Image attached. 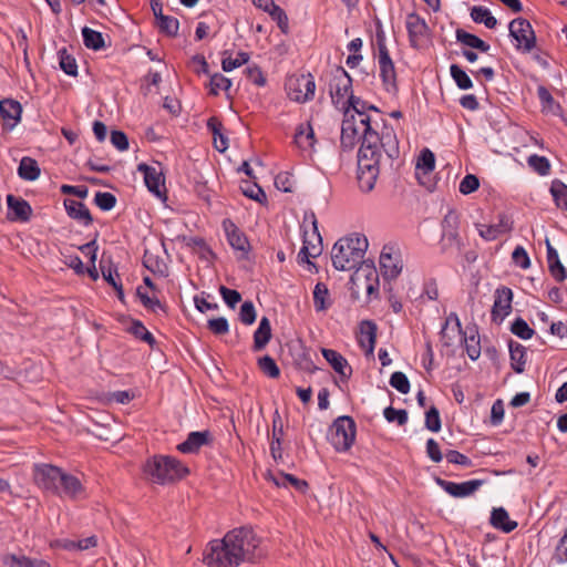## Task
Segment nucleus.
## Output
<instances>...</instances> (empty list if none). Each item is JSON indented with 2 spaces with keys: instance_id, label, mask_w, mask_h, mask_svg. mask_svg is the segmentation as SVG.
<instances>
[{
  "instance_id": "ea45409f",
  "label": "nucleus",
  "mask_w": 567,
  "mask_h": 567,
  "mask_svg": "<svg viewBox=\"0 0 567 567\" xmlns=\"http://www.w3.org/2000/svg\"><path fill=\"white\" fill-rule=\"evenodd\" d=\"M133 334L136 339L142 340L153 347L156 343L154 336L145 328L142 321L132 319V324L126 330Z\"/></svg>"
},
{
  "instance_id": "6e6d98bb",
  "label": "nucleus",
  "mask_w": 567,
  "mask_h": 567,
  "mask_svg": "<svg viewBox=\"0 0 567 567\" xmlns=\"http://www.w3.org/2000/svg\"><path fill=\"white\" fill-rule=\"evenodd\" d=\"M528 165L539 175L545 176L550 172V163L545 156L530 155L528 157Z\"/></svg>"
},
{
  "instance_id": "3c124183",
  "label": "nucleus",
  "mask_w": 567,
  "mask_h": 567,
  "mask_svg": "<svg viewBox=\"0 0 567 567\" xmlns=\"http://www.w3.org/2000/svg\"><path fill=\"white\" fill-rule=\"evenodd\" d=\"M7 567H34V561L23 554H7L2 558Z\"/></svg>"
},
{
  "instance_id": "a18cd8bd",
  "label": "nucleus",
  "mask_w": 567,
  "mask_h": 567,
  "mask_svg": "<svg viewBox=\"0 0 567 567\" xmlns=\"http://www.w3.org/2000/svg\"><path fill=\"white\" fill-rule=\"evenodd\" d=\"M60 68L71 76L78 75V64L74 56L68 53L66 49L59 51Z\"/></svg>"
},
{
  "instance_id": "13d9d810",
  "label": "nucleus",
  "mask_w": 567,
  "mask_h": 567,
  "mask_svg": "<svg viewBox=\"0 0 567 567\" xmlns=\"http://www.w3.org/2000/svg\"><path fill=\"white\" fill-rule=\"evenodd\" d=\"M267 13H269L271 19L277 22L278 28L284 33H288L289 20H288V17L282 8H280L278 4H276L269 11H267Z\"/></svg>"
},
{
  "instance_id": "bb28decb",
  "label": "nucleus",
  "mask_w": 567,
  "mask_h": 567,
  "mask_svg": "<svg viewBox=\"0 0 567 567\" xmlns=\"http://www.w3.org/2000/svg\"><path fill=\"white\" fill-rule=\"evenodd\" d=\"M21 104L14 100L6 99L0 101V115L3 120V128L12 130L21 116Z\"/></svg>"
},
{
  "instance_id": "dca6fc26",
  "label": "nucleus",
  "mask_w": 567,
  "mask_h": 567,
  "mask_svg": "<svg viewBox=\"0 0 567 567\" xmlns=\"http://www.w3.org/2000/svg\"><path fill=\"white\" fill-rule=\"evenodd\" d=\"M513 219L505 213L497 215V221L492 225L477 224L480 236L487 240H495L498 236L509 233L513 229Z\"/></svg>"
},
{
  "instance_id": "f8f14e48",
  "label": "nucleus",
  "mask_w": 567,
  "mask_h": 567,
  "mask_svg": "<svg viewBox=\"0 0 567 567\" xmlns=\"http://www.w3.org/2000/svg\"><path fill=\"white\" fill-rule=\"evenodd\" d=\"M406 30L412 48L420 49L429 38L430 28L425 20L417 13L412 12L406 17Z\"/></svg>"
},
{
  "instance_id": "4d7b16f0",
  "label": "nucleus",
  "mask_w": 567,
  "mask_h": 567,
  "mask_svg": "<svg viewBox=\"0 0 567 567\" xmlns=\"http://www.w3.org/2000/svg\"><path fill=\"white\" fill-rule=\"evenodd\" d=\"M416 168L422 169L425 174L435 168V156L432 151L424 148L421 152L417 158Z\"/></svg>"
},
{
  "instance_id": "603ef678",
  "label": "nucleus",
  "mask_w": 567,
  "mask_h": 567,
  "mask_svg": "<svg viewBox=\"0 0 567 567\" xmlns=\"http://www.w3.org/2000/svg\"><path fill=\"white\" fill-rule=\"evenodd\" d=\"M511 331L523 340L530 339L535 333L534 329H532L523 318H517L514 320L511 326Z\"/></svg>"
},
{
  "instance_id": "72a5a7b5",
  "label": "nucleus",
  "mask_w": 567,
  "mask_h": 567,
  "mask_svg": "<svg viewBox=\"0 0 567 567\" xmlns=\"http://www.w3.org/2000/svg\"><path fill=\"white\" fill-rule=\"evenodd\" d=\"M271 339V326L267 317H262L257 330L254 333V351L262 350Z\"/></svg>"
},
{
  "instance_id": "2f4dec72",
  "label": "nucleus",
  "mask_w": 567,
  "mask_h": 567,
  "mask_svg": "<svg viewBox=\"0 0 567 567\" xmlns=\"http://www.w3.org/2000/svg\"><path fill=\"white\" fill-rule=\"evenodd\" d=\"M489 522L494 528L504 533H511L517 527V523L509 518L507 511L503 507L493 508Z\"/></svg>"
},
{
  "instance_id": "f3484780",
  "label": "nucleus",
  "mask_w": 567,
  "mask_h": 567,
  "mask_svg": "<svg viewBox=\"0 0 567 567\" xmlns=\"http://www.w3.org/2000/svg\"><path fill=\"white\" fill-rule=\"evenodd\" d=\"M380 269L385 280H393L401 274L402 264L392 246L383 247L380 255Z\"/></svg>"
},
{
  "instance_id": "0e129e2a",
  "label": "nucleus",
  "mask_w": 567,
  "mask_h": 567,
  "mask_svg": "<svg viewBox=\"0 0 567 567\" xmlns=\"http://www.w3.org/2000/svg\"><path fill=\"white\" fill-rule=\"evenodd\" d=\"M209 331L216 336H224L229 332V324L225 317L209 319L207 322Z\"/></svg>"
},
{
  "instance_id": "2eb2a0df",
  "label": "nucleus",
  "mask_w": 567,
  "mask_h": 567,
  "mask_svg": "<svg viewBox=\"0 0 567 567\" xmlns=\"http://www.w3.org/2000/svg\"><path fill=\"white\" fill-rule=\"evenodd\" d=\"M380 173V161L358 159V184L362 192L369 193L374 188Z\"/></svg>"
},
{
  "instance_id": "4be33fe9",
  "label": "nucleus",
  "mask_w": 567,
  "mask_h": 567,
  "mask_svg": "<svg viewBox=\"0 0 567 567\" xmlns=\"http://www.w3.org/2000/svg\"><path fill=\"white\" fill-rule=\"evenodd\" d=\"M223 227L229 245L241 252V258H246L250 249L246 235L230 219H225Z\"/></svg>"
},
{
  "instance_id": "052dcab7",
  "label": "nucleus",
  "mask_w": 567,
  "mask_h": 567,
  "mask_svg": "<svg viewBox=\"0 0 567 567\" xmlns=\"http://www.w3.org/2000/svg\"><path fill=\"white\" fill-rule=\"evenodd\" d=\"M95 205L102 210H111L116 205V197L112 193L97 192L94 197Z\"/></svg>"
},
{
  "instance_id": "37998d69",
  "label": "nucleus",
  "mask_w": 567,
  "mask_h": 567,
  "mask_svg": "<svg viewBox=\"0 0 567 567\" xmlns=\"http://www.w3.org/2000/svg\"><path fill=\"white\" fill-rule=\"evenodd\" d=\"M450 74L458 89L470 90L473 87V82L471 78L460 65L452 64L450 66Z\"/></svg>"
},
{
  "instance_id": "c9c22d12",
  "label": "nucleus",
  "mask_w": 567,
  "mask_h": 567,
  "mask_svg": "<svg viewBox=\"0 0 567 567\" xmlns=\"http://www.w3.org/2000/svg\"><path fill=\"white\" fill-rule=\"evenodd\" d=\"M456 41L471 49H476L481 52H487L489 44L478 38L477 35L470 33L463 29H456L455 31Z\"/></svg>"
},
{
  "instance_id": "69168bd1",
  "label": "nucleus",
  "mask_w": 567,
  "mask_h": 567,
  "mask_svg": "<svg viewBox=\"0 0 567 567\" xmlns=\"http://www.w3.org/2000/svg\"><path fill=\"white\" fill-rule=\"evenodd\" d=\"M425 427L431 432L441 430L440 412L435 406H431L425 413Z\"/></svg>"
},
{
  "instance_id": "e2e57ef3",
  "label": "nucleus",
  "mask_w": 567,
  "mask_h": 567,
  "mask_svg": "<svg viewBox=\"0 0 567 567\" xmlns=\"http://www.w3.org/2000/svg\"><path fill=\"white\" fill-rule=\"evenodd\" d=\"M383 415L388 422H396L399 425H404L408 422V412L404 409L396 410L393 406H388L384 409Z\"/></svg>"
},
{
  "instance_id": "680f3d73",
  "label": "nucleus",
  "mask_w": 567,
  "mask_h": 567,
  "mask_svg": "<svg viewBox=\"0 0 567 567\" xmlns=\"http://www.w3.org/2000/svg\"><path fill=\"white\" fill-rule=\"evenodd\" d=\"M390 385L402 394H406L410 391V381L408 377L400 371L392 373L390 378Z\"/></svg>"
},
{
  "instance_id": "9b49d317",
  "label": "nucleus",
  "mask_w": 567,
  "mask_h": 567,
  "mask_svg": "<svg viewBox=\"0 0 567 567\" xmlns=\"http://www.w3.org/2000/svg\"><path fill=\"white\" fill-rule=\"evenodd\" d=\"M351 276V281L357 285H363L369 296L378 292L379 289V275L373 261L363 260L354 268Z\"/></svg>"
},
{
  "instance_id": "7ed1b4c3",
  "label": "nucleus",
  "mask_w": 567,
  "mask_h": 567,
  "mask_svg": "<svg viewBox=\"0 0 567 567\" xmlns=\"http://www.w3.org/2000/svg\"><path fill=\"white\" fill-rule=\"evenodd\" d=\"M143 473L150 482L165 485L182 480L189 471L173 456L154 455L144 463Z\"/></svg>"
},
{
  "instance_id": "a878e982",
  "label": "nucleus",
  "mask_w": 567,
  "mask_h": 567,
  "mask_svg": "<svg viewBox=\"0 0 567 567\" xmlns=\"http://www.w3.org/2000/svg\"><path fill=\"white\" fill-rule=\"evenodd\" d=\"M359 141V128L354 115H348L344 112V120L341 126V147L346 151H350L354 147Z\"/></svg>"
},
{
  "instance_id": "f704fd0d",
  "label": "nucleus",
  "mask_w": 567,
  "mask_h": 567,
  "mask_svg": "<svg viewBox=\"0 0 567 567\" xmlns=\"http://www.w3.org/2000/svg\"><path fill=\"white\" fill-rule=\"evenodd\" d=\"M360 339L359 342L362 347L368 344L367 353H373L377 340V324L373 321L364 320L360 323Z\"/></svg>"
},
{
  "instance_id": "bf43d9fd",
  "label": "nucleus",
  "mask_w": 567,
  "mask_h": 567,
  "mask_svg": "<svg viewBox=\"0 0 567 567\" xmlns=\"http://www.w3.org/2000/svg\"><path fill=\"white\" fill-rule=\"evenodd\" d=\"M240 188L245 196L258 203H262L267 199L265 192L257 184H250L248 182H245L244 185L240 186Z\"/></svg>"
},
{
  "instance_id": "f03ea898",
  "label": "nucleus",
  "mask_w": 567,
  "mask_h": 567,
  "mask_svg": "<svg viewBox=\"0 0 567 567\" xmlns=\"http://www.w3.org/2000/svg\"><path fill=\"white\" fill-rule=\"evenodd\" d=\"M369 243L364 235L352 234L340 238L332 247L331 260L337 270L348 271L362 261Z\"/></svg>"
},
{
  "instance_id": "f257e3e1",
  "label": "nucleus",
  "mask_w": 567,
  "mask_h": 567,
  "mask_svg": "<svg viewBox=\"0 0 567 567\" xmlns=\"http://www.w3.org/2000/svg\"><path fill=\"white\" fill-rule=\"evenodd\" d=\"M360 124L363 126V133L358 159L363 162L380 161V148L383 150L391 162L399 157V141L392 127L384 126L382 134L379 135L371 126L370 116L360 118Z\"/></svg>"
},
{
  "instance_id": "79ce46f5",
  "label": "nucleus",
  "mask_w": 567,
  "mask_h": 567,
  "mask_svg": "<svg viewBox=\"0 0 567 567\" xmlns=\"http://www.w3.org/2000/svg\"><path fill=\"white\" fill-rule=\"evenodd\" d=\"M101 271H102V276H103L104 280L115 289L118 300L124 303L125 296H124L123 286L121 284V281L115 280V278L113 276V274L118 276L116 268L112 269L111 266L104 267L103 265H101Z\"/></svg>"
},
{
  "instance_id": "c756f323",
  "label": "nucleus",
  "mask_w": 567,
  "mask_h": 567,
  "mask_svg": "<svg viewBox=\"0 0 567 567\" xmlns=\"http://www.w3.org/2000/svg\"><path fill=\"white\" fill-rule=\"evenodd\" d=\"M323 358L329 362L333 370L347 381L352 374V368L349 365L347 359L339 352L332 349H322Z\"/></svg>"
},
{
  "instance_id": "423d86ee",
  "label": "nucleus",
  "mask_w": 567,
  "mask_h": 567,
  "mask_svg": "<svg viewBox=\"0 0 567 567\" xmlns=\"http://www.w3.org/2000/svg\"><path fill=\"white\" fill-rule=\"evenodd\" d=\"M357 434V425L351 416L337 417L328 433V439L336 451L347 452L353 445Z\"/></svg>"
},
{
  "instance_id": "8fccbe9b",
  "label": "nucleus",
  "mask_w": 567,
  "mask_h": 567,
  "mask_svg": "<svg viewBox=\"0 0 567 567\" xmlns=\"http://www.w3.org/2000/svg\"><path fill=\"white\" fill-rule=\"evenodd\" d=\"M250 59L249 53L247 52H238L237 56L233 59L229 56H224L221 60V69L225 72H230L234 69H237L246 63H248Z\"/></svg>"
},
{
  "instance_id": "1a4fd4ad",
  "label": "nucleus",
  "mask_w": 567,
  "mask_h": 567,
  "mask_svg": "<svg viewBox=\"0 0 567 567\" xmlns=\"http://www.w3.org/2000/svg\"><path fill=\"white\" fill-rule=\"evenodd\" d=\"M286 87L291 100L299 103L310 101L313 99L316 90L315 78L310 73L290 78Z\"/></svg>"
},
{
  "instance_id": "9d476101",
  "label": "nucleus",
  "mask_w": 567,
  "mask_h": 567,
  "mask_svg": "<svg viewBox=\"0 0 567 567\" xmlns=\"http://www.w3.org/2000/svg\"><path fill=\"white\" fill-rule=\"evenodd\" d=\"M137 171L143 174L147 189L155 197L165 202L167 199V189L165 187V176L163 172L146 163H140L137 165Z\"/></svg>"
},
{
  "instance_id": "20e7f679",
  "label": "nucleus",
  "mask_w": 567,
  "mask_h": 567,
  "mask_svg": "<svg viewBox=\"0 0 567 567\" xmlns=\"http://www.w3.org/2000/svg\"><path fill=\"white\" fill-rule=\"evenodd\" d=\"M239 564L255 563L265 555L261 538L249 526L234 528L226 533Z\"/></svg>"
},
{
  "instance_id": "5701e85b",
  "label": "nucleus",
  "mask_w": 567,
  "mask_h": 567,
  "mask_svg": "<svg viewBox=\"0 0 567 567\" xmlns=\"http://www.w3.org/2000/svg\"><path fill=\"white\" fill-rule=\"evenodd\" d=\"M317 140L315 136L313 127L311 126L310 122L300 123L296 127L295 136H293V143L299 148V151L303 154H307L308 156H311L315 144Z\"/></svg>"
},
{
  "instance_id": "4468645a",
  "label": "nucleus",
  "mask_w": 567,
  "mask_h": 567,
  "mask_svg": "<svg viewBox=\"0 0 567 567\" xmlns=\"http://www.w3.org/2000/svg\"><path fill=\"white\" fill-rule=\"evenodd\" d=\"M435 483L447 494L456 498H464L473 495L483 484V480H472L462 483H455L435 477Z\"/></svg>"
},
{
  "instance_id": "412c9836",
  "label": "nucleus",
  "mask_w": 567,
  "mask_h": 567,
  "mask_svg": "<svg viewBox=\"0 0 567 567\" xmlns=\"http://www.w3.org/2000/svg\"><path fill=\"white\" fill-rule=\"evenodd\" d=\"M213 443V435L208 430L190 432L186 440L177 445L183 454H197L205 445Z\"/></svg>"
},
{
  "instance_id": "aec40b11",
  "label": "nucleus",
  "mask_w": 567,
  "mask_h": 567,
  "mask_svg": "<svg viewBox=\"0 0 567 567\" xmlns=\"http://www.w3.org/2000/svg\"><path fill=\"white\" fill-rule=\"evenodd\" d=\"M378 63L380 69V78L384 90L388 93L395 94L398 92L396 72L390 53L383 52L378 54Z\"/></svg>"
},
{
  "instance_id": "5fc2aeb1",
  "label": "nucleus",
  "mask_w": 567,
  "mask_h": 567,
  "mask_svg": "<svg viewBox=\"0 0 567 567\" xmlns=\"http://www.w3.org/2000/svg\"><path fill=\"white\" fill-rule=\"evenodd\" d=\"M18 174L21 178L27 181L35 179V159L31 157H23L20 162Z\"/></svg>"
},
{
  "instance_id": "864d4df0",
  "label": "nucleus",
  "mask_w": 567,
  "mask_h": 567,
  "mask_svg": "<svg viewBox=\"0 0 567 567\" xmlns=\"http://www.w3.org/2000/svg\"><path fill=\"white\" fill-rule=\"evenodd\" d=\"M210 94L218 95L219 91L227 92L231 86L230 79L226 78L221 73H215L210 76Z\"/></svg>"
},
{
  "instance_id": "49530a36",
  "label": "nucleus",
  "mask_w": 567,
  "mask_h": 567,
  "mask_svg": "<svg viewBox=\"0 0 567 567\" xmlns=\"http://www.w3.org/2000/svg\"><path fill=\"white\" fill-rule=\"evenodd\" d=\"M460 342L465 343V350L471 360H476L481 355V346L480 339L472 334L470 337L466 336V332L462 333Z\"/></svg>"
},
{
  "instance_id": "a19ab883",
  "label": "nucleus",
  "mask_w": 567,
  "mask_h": 567,
  "mask_svg": "<svg viewBox=\"0 0 567 567\" xmlns=\"http://www.w3.org/2000/svg\"><path fill=\"white\" fill-rule=\"evenodd\" d=\"M550 193L557 207L567 212V185L556 179L551 183Z\"/></svg>"
},
{
  "instance_id": "6e6552de",
  "label": "nucleus",
  "mask_w": 567,
  "mask_h": 567,
  "mask_svg": "<svg viewBox=\"0 0 567 567\" xmlns=\"http://www.w3.org/2000/svg\"><path fill=\"white\" fill-rule=\"evenodd\" d=\"M508 29L518 51L529 53L536 47V35L528 20L516 18L511 21Z\"/></svg>"
},
{
  "instance_id": "b1692460",
  "label": "nucleus",
  "mask_w": 567,
  "mask_h": 567,
  "mask_svg": "<svg viewBox=\"0 0 567 567\" xmlns=\"http://www.w3.org/2000/svg\"><path fill=\"white\" fill-rule=\"evenodd\" d=\"M8 218L13 221H27L32 215L31 205L21 197L7 196Z\"/></svg>"
},
{
  "instance_id": "58836bf2",
  "label": "nucleus",
  "mask_w": 567,
  "mask_h": 567,
  "mask_svg": "<svg viewBox=\"0 0 567 567\" xmlns=\"http://www.w3.org/2000/svg\"><path fill=\"white\" fill-rule=\"evenodd\" d=\"M82 37L84 45L90 50L99 51L105 48L104 38L99 31L84 27L82 29Z\"/></svg>"
},
{
  "instance_id": "c03bdc74",
  "label": "nucleus",
  "mask_w": 567,
  "mask_h": 567,
  "mask_svg": "<svg viewBox=\"0 0 567 567\" xmlns=\"http://www.w3.org/2000/svg\"><path fill=\"white\" fill-rule=\"evenodd\" d=\"M277 486H287L290 484L295 487L296 491L305 493L309 485L305 480H300L292 474L280 473V477L275 480Z\"/></svg>"
},
{
  "instance_id": "cd10ccee",
  "label": "nucleus",
  "mask_w": 567,
  "mask_h": 567,
  "mask_svg": "<svg viewBox=\"0 0 567 567\" xmlns=\"http://www.w3.org/2000/svg\"><path fill=\"white\" fill-rule=\"evenodd\" d=\"M56 495L71 499H81L85 497V488L76 476L64 473L63 480L60 483V492Z\"/></svg>"
},
{
  "instance_id": "4c0bfd02",
  "label": "nucleus",
  "mask_w": 567,
  "mask_h": 567,
  "mask_svg": "<svg viewBox=\"0 0 567 567\" xmlns=\"http://www.w3.org/2000/svg\"><path fill=\"white\" fill-rule=\"evenodd\" d=\"M470 16L475 23H483L488 29H494L497 25L496 18L483 6H474Z\"/></svg>"
},
{
  "instance_id": "393cba45",
  "label": "nucleus",
  "mask_w": 567,
  "mask_h": 567,
  "mask_svg": "<svg viewBox=\"0 0 567 567\" xmlns=\"http://www.w3.org/2000/svg\"><path fill=\"white\" fill-rule=\"evenodd\" d=\"M310 218V221H311V225H312V228H313V236L317 238V244H312L309 239H307L305 237L303 239V246L302 248L300 249L299 254H298V259L300 262H310L309 259L310 258H316L318 257L321 251H322V247H321V236L318 231V224H317V218H316V215L313 213L310 214L309 216Z\"/></svg>"
},
{
  "instance_id": "a211bd4d",
  "label": "nucleus",
  "mask_w": 567,
  "mask_h": 567,
  "mask_svg": "<svg viewBox=\"0 0 567 567\" xmlns=\"http://www.w3.org/2000/svg\"><path fill=\"white\" fill-rule=\"evenodd\" d=\"M63 474L64 472L58 466L38 463V477H40L41 487L54 495L60 492Z\"/></svg>"
},
{
  "instance_id": "ddd939ff",
  "label": "nucleus",
  "mask_w": 567,
  "mask_h": 567,
  "mask_svg": "<svg viewBox=\"0 0 567 567\" xmlns=\"http://www.w3.org/2000/svg\"><path fill=\"white\" fill-rule=\"evenodd\" d=\"M513 291L511 288L501 286L495 290V300L492 307V321L501 323L512 311Z\"/></svg>"
},
{
  "instance_id": "de8ad7c7",
  "label": "nucleus",
  "mask_w": 567,
  "mask_h": 567,
  "mask_svg": "<svg viewBox=\"0 0 567 567\" xmlns=\"http://www.w3.org/2000/svg\"><path fill=\"white\" fill-rule=\"evenodd\" d=\"M258 368L269 378L277 379L280 375V369L270 355H264L258 359Z\"/></svg>"
},
{
  "instance_id": "338daca9",
  "label": "nucleus",
  "mask_w": 567,
  "mask_h": 567,
  "mask_svg": "<svg viewBox=\"0 0 567 567\" xmlns=\"http://www.w3.org/2000/svg\"><path fill=\"white\" fill-rule=\"evenodd\" d=\"M239 319L244 324H252L256 320V310L251 301H245L240 307Z\"/></svg>"
},
{
  "instance_id": "6ab92c4d",
  "label": "nucleus",
  "mask_w": 567,
  "mask_h": 567,
  "mask_svg": "<svg viewBox=\"0 0 567 567\" xmlns=\"http://www.w3.org/2000/svg\"><path fill=\"white\" fill-rule=\"evenodd\" d=\"M460 217L454 210H450L442 220L443 248L456 246L460 248L461 238L458 235Z\"/></svg>"
},
{
  "instance_id": "7c9ffc66",
  "label": "nucleus",
  "mask_w": 567,
  "mask_h": 567,
  "mask_svg": "<svg viewBox=\"0 0 567 567\" xmlns=\"http://www.w3.org/2000/svg\"><path fill=\"white\" fill-rule=\"evenodd\" d=\"M462 327L458 320V317L455 313H451L441 330V339L445 347H452L454 343V339L462 337Z\"/></svg>"
},
{
  "instance_id": "09e8293b",
  "label": "nucleus",
  "mask_w": 567,
  "mask_h": 567,
  "mask_svg": "<svg viewBox=\"0 0 567 567\" xmlns=\"http://www.w3.org/2000/svg\"><path fill=\"white\" fill-rule=\"evenodd\" d=\"M157 27L159 28L161 32L169 37H175L178 33L179 22L174 17L163 14L157 20Z\"/></svg>"
},
{
  "instance_id": "e433bc0d",
  "label": "nucleus",
  "mask_w": 567,
  "mask_h": 567,
  "mask_svg": "<svg viewBox=\"0 0 567 567\" xmlns=\"http://www.w3.org/2000/svg\"><path fill=\"white\" fill-rule=\"evenodd\" d=\"M329 289L326 284L318 282L313 289V306L317 312L326 311L330 306Z\"/></svg>"
},
{
  "instance_id": "774afa93",
  "label": "nucleus",
  "mask_w": 567,
  "mask_h": 567,
  "mask_svg": "<svg viewBox=\"0 0 567 567\" xmlns=\"http://www.w3.org/2000/svg\"><path fill=\"white\" fill-rule=\"evenodd\" d=\"M219 292L225 301V303L234 309L236 305L241 300V295L234 289H229L225 286L219 287Z\"/></svg>"
},
{
  "instance_id": "c85d7f7f",
  "label": "nucleus",
  "mask_w": 567,
  "mask_h": 567,
  "mask_svg": "<svg viewBox=\"0 0 567 567\" xmlns=\"http://www.w3.org/2000/svg\"><path fill=\"white\" fill-rule=\"evenodd\" d=\"M63 205L68 216L79 224L89 226L93 223V217L90 213V209L82 202L65 198L63 200Z\"/></svg>"
},
{
  "instance_id": "39448f33",
  "label": "nucleus",
  "mask_w": 567,
  "mask_h": 567,
  "mask_svg": "<svg viewBox=\"0 0 567 567\" xmlns=\"http://www.w3.org/2000/svg\"><path fill=\"white\" fill-rule=\"evenodd\" d=\"M204 564L208 567H238L240 564L227 535L210 540L204 551Z\"/></svg>"
},
{
  "instance_id": "473e14b6",
  "label": "nucleus",
  "mask_w": 567,
  "mask_h": 567,
  "mask_svg": "<svg viewBox=\"0 0 567 567\" xmlns=\"http://www.w3.org/2000/svg\"><path fill=\"white\" fill-rule=\"evenodd\" d=\"M508 348L512 369L516 373H523L525 371L526 363V348L513 340L509 341Z\"/></svg>"
},
{
  "instance_id": "0eeeda50",
  "label": "nucleus",
  "mask_w": 567,
  "mask_h": 567,
  "mask_svg": "<svg viewBox=\"0 0 567 567\" xmlns=\"http://www.w3.org/2000/svg\"><path fill=\"white\" fill-rule=\"evenodd\" d=\"M352 94V79L343 68H338L330 82L332 103L347 112V100Z\"/></svg>"
}]
</instances>
